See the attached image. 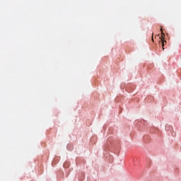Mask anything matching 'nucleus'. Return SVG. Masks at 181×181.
<instances>
[{
    "label": "nucleus",
    "instance_id": "nucleus-1",
    "mask_svg": "<svg viewBox=\"0 0 181 181\" xmlns=\"http://www.w3.org/2000/svg\"><path fill=\"white\" fill-rule=\"evenodd\" d=\"M160 30H161V33H162V35H161V41L163 43L162 47H163V49L164 50L165 48L163 47V46H165V42L166 43V41H165V38L163 37L165 36V33H163V30H162V28H161Z\"/></svg>",
    "mask_w": 181,
    "mask_h": 181
}]
</instances>
